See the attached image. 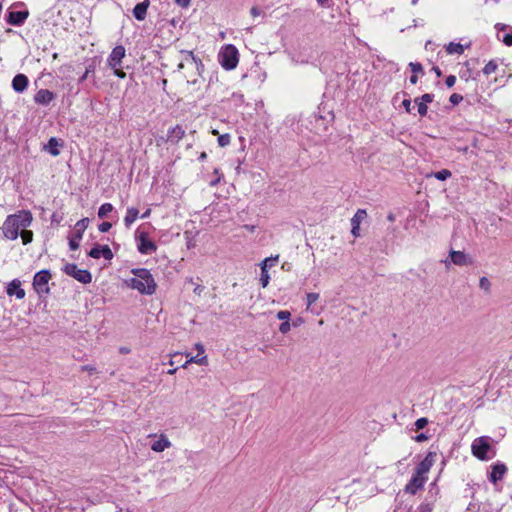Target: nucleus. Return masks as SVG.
I'll return each instance as SVG.
<instances>
[{
  "instance_id": "obj_15",
  "label": "nucleus",
  "mask_w": 512,
  "mask_h": 512,
  "mask_svg": "<svg viewBox=\"0 0 512 512\" xmlns=\"http://www.w3.org/2000/svg\"><path fill=\"white\" fill-rule=\"evenodd\" d=\"M367 213L363 209H358L357 212L354 214V216L351 219V233L354 237L360 236V224L361 222L366 218Z\"/></svg>"
},
{
  "instance_id": "obj_45",
  "label": "nucleus",
  "mask_w": 512,
  "mask_h": 512,
  "mask_svg": "<svg viewBox=\"0 0 512 512\" xmlns=\"http://www.w3.org/2000/svg\"><path fill=\"white\" fill-rule=\"evenodd\" d=\"M290 323L289 321H284L279 326V331L283 334H286L290 330Z\"/></svg>"
},
{
  "instance_id": "obj_8",
  "label": "nucleus",
  "mask_w": 512,
  "mask_h": 512,
  "mask_svg": "<svg viewBox=\"0 0 512 512\" xmlns=\"http://www.w3.org/2000/svg\"><path fill=\"white\" fill-rule=\"evenodd\" d=\"M135 239L137 241V249L141 254L148 255L157 250L156 244L148 238V234L146 232L137 231Z\"/></svg>"
},
{
  "instance_id": "obj_13",
  "label": "nucleus",
  "mask_w": 512,
  "mask_h": 512,
  "mask_svg": "<svg viewBox=\"0 0 512 512\" xmlns=\"http://www.w3.org/2000/svg\"><path fill=\"white\" fill-rule=\"evenodd\" d=\"M88 255L94 259H99L103 257L106 260H111L113 258L112 250L108 245L100 246L95 245L89 252Z\"/></svg>"
},
{
  "instance_id": "obj_56",
  "label": "nucleus",
  "mask_w": 512,
  "mask_h": 512,
  "mask_svg": "<svg viewBox=\"0 0 512 512\" xmlns=\"http://www.w3.org/2000/svg\"><path fill=\"white\" fill-rule=\"evenodd\" d=\"M507 27H508V25H506V24H502V23H497V24L495 25V28H496L497 30H499V31H503V30H505Z\"/></svg>"
},
{
  "instance_id": "obj_5",
  "label": "nucleus",
  "mask_w": 512,
  "mask_h": 512,
  "mask_svg": "<svg viewBox=\"0 0 512 512\" xmlns=\"http://www.w3.org/2000/svg\"><path fill=\"white\" fill-rule=\"evenodd\" d=\"M472 454L479 460H488V452L491 450L490 438L481 436L476 438L471 445Z\"/></svg>"
},
{
  "instance_id": "obj_4",
  "label": "nucleus",
  "mask_w": 512,
  "mask_h": 512,
  "mask_svg": "<svg viewBox=\"0 0 512 512\" xmlns=\"http://www.w3.org/2000/svg\"><path fill=\"white\" fill-rule=\"evenodd\" d=\"M125 53L126 50L124 46L118 45L113 48L107 60L108 66L114 71V74L119 78L126 77V73L121 68L122 59L125 57Z\"/></svg>"
},
{
  "instance_id": "obj_54",
  "label": "nucleus",
  "mask_w": 512,
  "mask_h": 512,
  "mask_svg": "<svg viewBox=\"0 0 512 512\" xmlns=\"http://www.w3.org/2000/svg\"><path fill=\"white\" fill-rule=\"evenodd\" d=\"M195 348L198 350V353L204 355V346L201 343H196Z\"/></svg>"
},
{
  "instance_id": "obj_2",
  "label": "nucleus",
  "mask_w": 512,
  "mask_h": 512,
  "mask_svg": "<svg viewBox=\"0 0 512 512\" xmlns=\"http://www.w3.org/2000/svg\"><path fill=\"white\" fill-rule=\"evenodd\" d=\"M133 278L127 281L128 286L141 294L152 295L156 291V282L148 269H132Z\"/></svg>"
},
{
  "instance_id": "obj_25",
  "label": "nucleus",
  "mask_w": 512,
  "mask_h": 512,
  "mask_svg": "<svg viewBox=\"0 0 512 512\" xmlns=\"http://www.w3.org/2000/svg\"><path fill=\"white\" fill-rule=\"evenodd\" d=\"M200 355L201 354H199V353L196 356H190V354H187L186 356L188 357V360L182 365V367L186 368L191 363H196L199 365H207V363H208L207 356L206 355L200 356Z\"/></svg>"
},
{
  "instance_id": "obj_23",
  "label": "nucleus",
  "mask_w": 512,
  "mask_h": 512,
  "mask_svg": "<svg viewBox=\"0 0 512 512\" xmlns=\"http://www.w3.org/2000/svg\"><path fill=\"white\" fill-rule=\"evenodd\" d=\"M506 471L507 468L504 464L497 463L493 465L492 471L490 473V481L496 483L497 481L501 480Z\"/></svg>"
},
{
  "instance_id": "obj_44",
  "label": "nucleus",
  "mask_w": 512,
  "mask_h": 512,
  "mask_svg": "<svg viewBox=\"0 0 512 512\" xmlns=\"http://www.w3.org/2000/svg\"><path fill=\"white\" fill-rule=\"evenodd\" d=\"M112 227V224L110 222H102L99 226H98V229L100 232L102 233H106L108 232Z\"/></svg>"
},
{
  "instance_id": "obj_52",
  "label": "nucleus",
  "mask_w": 512,
  "mask_h": 512,
  "mask_svg": "<svg viewBox=\"0 0 512 512\" xmlns=\"http://www.w3.org/2000/svg\"><path fill=\"white\" fill-rule=\"evenodd\" d=\"M402 104L407 112L411 111V100L410 99L403 100Z\"/></svg>"
},
{
  "instance_id": "obj_58",
  "label": "nucleus",
  "mask_w": 512,
  "mask_h": 512,
  "mask_svg": "<svg viewBox=\"0 0 512 512\" xmlns=\"http://www.w3.org/2000/svg\"><path fill=\"white\" fill-rule=\"evenodd\" d=\"M151 209H147L142 215L141 218L145 219L150 216Z\"/></svg>"
},
{
  "instance_id": "obj_43",
  "label": "nucleus",
  "mask_w": 512,
  "mask_h": 512,
  "mask_svg": "<svg viewBox=\"0 0 512 512\" xmlns=\"http://www.w3.org/2000/svg\"><path fill=\"white\" fill-rule=\"evenodd\" d=\"M462 100H463L462 95L457 94V93H453V94L450 96V98H449V101H450L453 105H457V104H459Z\"/></svg>"
},
{
  "instance_id": "obj_35",
  "label": "nucleus",
  "mask_w": 512,
  "mask_h": 512,
  "mask_svg": "<svg viewBox=\"0 0 512 512\" xmlns=\"http://www.w3.org/2000/svg\"><path fill=\"white\" fill-rule=\"evenodd\" d=\"M319 299V294L310 292L306 295L307 300V309H309L317 300Z\"/></svg>"
},
{
  "instance_id": "obj_37",
  "label": "nucleus",
  "mask_w": 512,
  "mask_h": 512,
  "mask_svg": "<svg viewBox=\"0 0 512 512\" xmlns=\"http://www.w3.org/2000/svg\"><path fill=\"white\" fill-rule=\"evenodd\" d=\"M415 102L417 103L418 105V113L421 115V116H425L427 114V111H428V107H427V104L423 103V102H419V99H415Z\"/></svg>"
},
{
  "instance_id": "obj_12",
  "label": "nucleus",
  "mask_w": 512,
  "mask_h": 512,
  "mask_svg": "<svg viewBox=\"0 0 512 512\" xmlns=\"http://www.w3.org/2000/svg\"><path fill=\"white\" fill-rule=\"evenodd\" d=\"M426 480L427 477L418 476L416 473H414L405 486V492L411 495H415L417 491L424 486Z\"/></svg>"
},
{
  "instance_id": "obj_21",
  "label": "nucleus",
  "mask_w": 512,
  "mask_h": 512,
  "mask_svg": "<svg viewBox=\"0 0 512 512\" xmlns=\"http://www.w3.org/2000/svg\"><path fill=\"white\" fill-rule=\"evenodd\" d=\"M7 294L9 296L15 295L18 299L25 297V291L21 288V282L17 279L12 280L7 287Z\"/></svg>"
},
{
  "instance_id": "obj_42",
  "label": "nucleus",
  "mask_w": 512,
  "mask_h": 512,
  "mask_svg": "<svg viewBox=\"0 0 512 512\" xmlns=\"http://www.w3.org/2000/svg\"><path fill=\"white\" fill-rule=\"evenodd\" d=\"M94 69H95L94 65L87 66L84 74L80 77L79 82L82 83L84 80H86L88 75L90 73L94 72Z\"/></svg>"
},
{
  "instance_id": "obj_30",
  "label": "nucleus",
  "mask_w": 512,
  "mask_h": 512,
  "mask_svg": "<svg viewBox=\"0 0 512 512\" xmlns=\"http://www.w3.org/2000/svg\"><path fill=\"white\" fill-rule=\"evenodd\" d=\"M497 63L494 60L489 61L483 68V73L485 75H490L497 70Z\"/></svg>"
},
{
  "instance_id": "obj_36",
  "label": "nucleus",
  "mask_w": 512,
  "mask_h": 512,
  "mask_svg": "<svg viewBox=\"0 0 512 512\" xmlns=\"http://www.w3.org/2000/svg\"><path fill=\"white\" fill-rule=\"evenodd\" d=\"M231 138L229 134H223L218 137V144L221 147L228 146L230 144Z\"/></svg>"
},
{
  "instance_id": "obj_49",
  "label": "nucleus",
  "mask_w": 512,
  "mask_h": 512,
  "mask_svg": "<svg viewBox=\"0 0 512 512\" xmlns=\"http://www.w3.org/2000/svg\"><path fill=\"white\" fill-rule=\"evenodd\" d=\"M502 41L506 46H512V34H506Z\"/></svg>"
},
{
  "instance_id": "obj_61",
  "label": "nucleus",
  "mask_w": 512,
  "mask_h": 512,
  "mask_svg": "<svg viewBox=\"0 0 512 512\" xmlns=\"http://www.w3.org/2000/svg\"><path fill=\"white\" fill-rule=\"evenodd\" d=\"M278 261H270V262H267V269L270 268V267H273Z\"/></svg>"
},
{
  "instance_id": "obj_48",
  "label": "nucleus",
  "mask_w": 512,
  "mask_h": 512,
  "mask_svg": "<svg viewBox=\"0 0 512 512\" xmlns=\"http://www.w3.org/2000/svg\"><path fill=\"white\" fill-rule=\"evenodd\" d=\"M428 439L429 437L425 433H420L414 438L416 442H424L427 441Z\"/></svg>"
},
{
  "instance_id": "obj_22",
  "label": "nucleus",
  "mask_w": 512,
  "mask_h": 512,
  "mask_svg": "<svg viewBox=\"0 0 512 512\" xmlns=\"http://www.w3.org/2000/svg\"><path fill=\"white\" fill-rule=\"evenodd\" d=\"M184 135L185 130L180 125H176L168 130L167 140L173 143H178Z\"/></svg>"
},
{
  "instance_id": "obj_53",
  "label": "nucleus",
  "mask_w": 512,
  "mask_h": 512,
  "mask_svg": "<svg viewBox=\"0 0 512 512\" xmlns=\"http://www.w3.org/2000/svg\"><path fill=\"white\" fill-rule=\"evenodd\" d=\"M81 369L83 371H87L89 372L90 374L94 373L96 371V368L93 367V366H90V365H85V366H82Z\"/></svg>"
},
{
  "instance_id": "obj_14",
  "label": "nucleus",
  "mask_w": 512,
  "mask_h": 512,
  "mask_svg": "<svg viewBox=\"0 0 512 512\" xmlns=\"http://www.w3.org/2000/svg\"><path fill=\"white\" fill-rule=\"evenodd\" d=\"M29 12L27 10L24 11H10L7 15L6 21L7 23L14 25V26H20L22 25L25 20L28 18Z\"/></svg>"
},
{
  "instance_id": "obj_55",
  "label": "nucleus",
  "mask_w": 512,
  "mask_h": 512,
  "mask_svg": "<svg viewBox=\"0 0 512 512\" xmlns=\"http://www.w3.org/2000/svg\"><path fill=\"white\" fill-rule=\"evenodd\" d=\"M316 1L321 7H329L330 6V3H329L330 0H316Z\"/></svg>"
},
{
  "instance_id": "obj_63",
  "label": "nucleus",
  "mask_w": 512,
  "mask_h": 512,
  "mask_svg": "<svg viewBox=\"0 0 512 512\" xmlns=\"http://www.w3.org/2000/svg\"><path fill=\"white\" fill-rule=\"evenodd\" d=\"M443 262H444V264H445V266H446L447 268H448V267L450 266V264L452 263V262H451V258H450V259H446V260H444Z\"/></svg>"
},
{
  "instance_id": "obj_24",
  "label": "nucleus",
  "mask_w": 512,
  "mask_h": 512,
  "mask_svg": "<svg viewBox=\"0 0 512 512\" xmlns=\"http://www.w3.org/2000/svg\"><path fill=\"white\" fill-rule=\"evenodd\" d=\"M139 210L135 207H130L127 209L126 215L124 217V224L127 228H129L138 218Z\"/></svg>"
},
{
  "instance_id": "obj_46",
  "label": "nucleus",
  "mask_w": 512,
  "mask_h": 512,
  "mask_svg": "<svg viewBox=\"0 0 512 512\" xmlns=\"http://www.w3.org/2000/svg\"><path fill=\"white\" fill-rule=\"evenodd\" d=\"M419 99V102H423L425 104L431 103L433 101V95L432 94H423Z\"/></svg>"
},
{
  "instance_id": "obj_31",
  "label": "nucleus",
  "mask_w": 512,
  "mask_h": 512,
  "mask_svg": "<svg viewBox=\"0 0 512 512\" xmlns=\"http://www.w3.org/2000/svg\"><path fill=\"white\" fill-rule=\"evenodd\" d=\"M451 172L447 169H442L438 172H435L433 174V176L437 179V180H440V181H444L446 179H448L449 177H451Z\"/></svg>"
},
{
  "instance_id": "obj_47",
  "label": "nucleus",
  "mask_w": 512,
  "mask_h": 512,
  "mask_svg": "<svg viewBox=\"0 0 512 512\" xmlns=\"http://www.w3.org/2000/svg\"><path fill=\"white\" fill-rule=\"evenodd\" d=\"M456 82V77L454 75H449L446 80H445V84L447 85V87H453L454 84Z\"/></svg>"
},
{
  "instance_id": "obj_7",
  "label": "nucleus",
  "mask_w": 512,
  "mask_h": 512,
  "mask_svg": "<svg viewBox=\"0 0 512 512\" xmlns=\"http://www.w3.org/2000/svg\"><path fill=\"white\" fill-rule=\"evenodd\" d=\"M64 273L73 277L82 284H88L92 281V275L88 270L79 269L76 264L68 263L63 268Z\"/></svg>"
},
{
  "instance_id": "obj_26",
  "label": "nucleus",
  "mask_w": 512,
  "mask_h": 512,
  "mask_svg": "<svg viewBox=\"0 0 512 512\" xmlns=\"http://www.w3.org/2000/svg\"><path fill=\"white\" fill-rule=\"evenodd\" d=\"M446 51L449 54H462L464 52V46L460 43L450 42L446 47Z\"/></svg>"
},
{
  "instance_id": "obj_18",
  "label": "nucleus",
  "mask_w": 512,
  "mask_h": 512,
  "mask_svg": "<svg viewBox=\"0 0 512 512\" xmlns=\"http://www.w3.org/2000/svg\"><path fill=\"white\" fill-rule=\"evenodd\" d=\"M28 77L24 74H17L12 80V88L17 93L24 92L28 87Z\"/></svg>"
},
{
  "instance_id": "obj_17",
  "label": "nucleus",
  "mask_w": 512,
  "mask_h": 512,
  "mask_svg": "<svg viewBox=\"0 0 512 512\" xmlns=\"http://www.w3.org/2000/svg\"><path fill=\"white\" fill-rule=\"evenodd\" d=\"M279 255H276L274 257L265 258L261 263V274H260V283L263 288H265L270 281V276L267 270V262L270 261H278Z\"/></svg>"
},
{
  "instance_id": "obj_51",
  "label": "nucleus",
  "mask_w": 512,
  "mask_h": 512,
  "mask_svg": "<svg viewBox=\"0 0 512 512\" xmlns=\"http://www.w3.org/2000/svg\"><path fill=\"white\" fill-rule=\"evenodd\" d=\"M250 14L253 17H258L261 14V10L258 7L254 6V7L251 8Z\"/></svg>"
},
{
  "instance_id": "obj_1",
  "label": "nucleus",
  "mask_w": 512,
  "mask_h": 512,
  "mask_svg": "<svg viewBox=\"0 0 512 512\" xmlns=\"http://www.w3.org/2000/svg\"><path fill=\"white\" fill-rule=\"evenodd\" d=\"M31 222L30 211L22 210L17 214L9 215L3 224V234L7 239L15 240L19 235V230L28 227Z\"/></svg>"
},
{
  "instance_id": "obj_50",
  "label": "nucleus",
  "mask_w": 512,
  "mask_h": 512,
  "mask_svg": "<svg viewBox=\"0 0 512 512\" xmlns=\"http://www.w3.org/2000/svg\"><path fill=\"white\" fill-rule=\"evenodd\" d=\"M191 0H175L176 4L182 8H187L190 5Z\"/></svg>"
},
{
  "instance_id": "obj_33",
  "label": "nucleus",
  "mask_w": 512,
  "mask_h": 512,
  "mask_svg": "<svg viewBox=\"0 0 512 512\" xmlns=\"http://www.w3.org/2000/svg\"><path fill=\"white\" fill-rule=\"evenodd\" d=\"M20 235H21L22 242L24 245L32 242V240H33V232L30 230H25V228L23 229V231L21 232Z\"/></svg>"
},
{
  "instance_id": "obj_3",
  "label": "nucleus",
  "mask_w": 512,
  "mask_h": 512,
  "mask_svg": "<svg viewBox=\"0 0 512 512\" xmlns=\"http://www.w3.org/2000/svg\"><path fill=\"white\" fill-rule=\"evenodd\" d=\"M218 61L225 70H233L239 62V53L232 44L223 46L218 53Z\"/></svg>"
},
{
  "instance_id": "obj_19",
  "label": "nucleus",
  "mask_w": 512,
  "mask_h": 512,
  "mask_svg": "<svg viewBox=\"0 0 512 512\" xmlns=\"http://www.w3.org/2000/svg\"><path fill=\"white\" fill-rule=\"evenodd\" d=\"M149 6H150L149 0H144L143 2L136 4L132 11L133 16L138 21L145 20Z\"/></svg>"
},
{
  "instance_id": "obj_6",
  "label": "nucleus",
  "mask_w": 512,
  "mask_h": 512,
  "mask_svg": "<svg viewBox=\"0 0 512 512\" xmlns=\"http://www.w3.org/2000/svg\"><path fill=\"white\" fill-rule=\"evenodd\" d=\"M179 53L180 57L179 63L177 65L179 71L184 69L185 67H188L191 69H195L198 73H200L199 70L203 67V64L200 59L196 58L192 51L181 50Z\"/></svg>"
},
{
  "instance_id": "obj_32",
  "label": "nucleus",
  "mask_w": 512,
  "mask_h": 512,
  "mask_svg": "<svg viewBox=\"0 0 512 512\" xmlns=\"http://www.w3.org/2000/svg\"><path fill=\"white\" fill-rule=\"evenodd\" d=\"M479 287L480 289L484 290L485 292L489 293L491 290V282L487 277H481L479 280Z\"/></svg>"
},
{
  "instance_id": "obj_34",
  "label": "nucleus",
  "mask_w": 512,
  "mask_h": 512,
  "mask_svg": "<svg viewBox=\"0 0 512 512\" xmlns=\"http://www.w3.org/2000/svg\"><path fill=\"white\" fill-rule=\"evenodd\" d=\"M49 152L51 155L53 156H57L59 155V150L57 149V146H58V143H57V140L55 138H51L49 140Z\"/></svg>"
},
{
  "instance_id": "obj_28",
  "label": "nucleus",
  "mask_w": 512,
  "mask_h": 512,
  "mask_svg": "<svg viewBox=\"0 0 512 512\" xmlns=\"http://www.w3.org/2000/svg\"><path fill=\"white\" fill-rule=\"evenodd\" d=\"M82 235L75 231V234L69 239V247L71 250H77L79 248V242L82 239Z\"/></svg>"
},
{
  "instance_id": "obj_16",
  "label": "nucleus",
  "mask_w": 512,
  "mask_h": 512,
  "mask_svg": "<svg viewBox=\"0 0 512 512\" xmlns=\"http://www.w3.org/2000/svg\"><path fill=\"white\" fill-rule=\"evenodd\" d=\"M55 99V94L48 89H40L34 95L35 103L39 105H48L51 101Z\"/></svg>"
},
{
  "instance_id": "obj_39",
  "label": "nucleus",
  "mask_w": 512,
  "mask_h": 512,
  "mask_svg": "<svg viewBox=\"0 0 512 512\" xmlns=\"http://www.w3.org/2000/svg\"><path fill=\"white\" fill-rule=\"evenodd\" d=\"M433 504L432 503H422L418 507V512H432Z\"/></svg>"
},
{
  "instance_id": "obj_64",
  "label": "nucleus",
  "mask_w": 512,
  "mask_h": 512,
  "mask_svg": "<svg viewBox=\"0 0 512 512\" xmlns=\"http://www.w3.org/2000/svg\"><path fill=\"white\" fill-rule=\"evenodd\" d=\"M176 371H177V368L169 369L167 373L170 374V375H173V374L176 373Z\"/></svg>"
},
{
  "instance_id": "obj_59",
  "label": "nucleus",
  "mask_w": 512,
  "mask_h": 512,
  "mask_svg": "<svg viewBox=\"0 0 512 512\" xmlns=\"http://www.w3.org/2000/svg\"><path fill=\"white\" fill-rule=\"evenodd\" d=\"M206 158H207V154H206V152H202V153L200 154V156H199V160H200V161H204Z\"/></svg>"
},
{
  "instance_id": "obj_41",
  "label": "nucleus",
  "mask_w": 512,
  "mask_h": 512,
  "mask_svg": "<svg viewBox=\"0 0 512 512\" xmlns=\"http://www.w3.org/2000/svg\"><path fill=\"white\" fill-rule=\"evenodd\" d=\"M290 312L289 311H286V310H281L277 313V318L279 320H283L284 321H289L290 319Z\"/></svg>"
},
{
  "instance_id": "obj_29",
  "label": "nucleus",
  "mask_w": 512,
  "mask_h": 512,
  "mask_svg": "<svg viewBox=\"0 0 512 512\" xmlns=\"http://www.w3.org/2000/svg\"><path fill=\"white\" fill-rule=\"evenodd\" d=\"M88 224H89L88 218H83V219L79 220L75 224V231H77L80 234H83L84 231L86 230V228L88 227Z\"/></svg>"
},
{
  "instance_id": "obj_9",
  "label": "nucleus",
  "mask_w": 512,
  "mask_h": 512,
  "mask_svg": "<svg viewBox=\"0 0 512 512\" xmlns=\"http://www.w3.org/2000/svg\"><path fill=\"white\" fill-rule=\"evenodd\" d=\"M51 274L48 270L37 272L33 279V287L38 294H47L49 292L48 282Z\"/></svg>"
},
{
  "instance_id": "obj_27",
  "label": "nucleus",
  "mask_w": 512,
  "mask_h": 512,
  "mask_svg": "<svg viewBox=\"0 0 512 512\" xmlns=\"http://www.w3.org/2000/svg\"><path fill=\"white\" fill-rule=\"evenodd\" d=\"M114 209L113 205L111 203H104L100 206L98 210V217L100 219H103L107 217V215L112 212Z\"/></svg>"
},
{
  "instance_id": "obj_10",
  "label": "nucleus",
  "mask_w": 512,
  "mask_h": 512,
  "mask_svg": "<svg viewBox=\"0 0 512 512\" xmlns=\"http://www.w3.org/2000/svg\"><path fill=\"white\" fill-rule=\"evenodd\" d=\"M436 453L429 452L425 458L417 465L415 472L418 476L427 477L428 472L436 461Z\"/></svg>"
},
{
  "instance_id": "obj_57",
  "label": "nucleus",
  "mask_w": 512,
  "mask_h": 512,
  "mask_svg": "<svg viewBox=\"0 0 512 512\" xmlns=\"http://www.w3.org/2000/svg\"><path fill=\"white\" fill-rule=\"evenodd\" d=\"M418 81V77L416 74H413L411 77H410V83L411 84H416Z\"/></svg>"
},
{
  "instance_id": "obj_38",
  "label": "nucleus",
  "mask_w": 512,
  "mask_h": 512,
  "mask_svg": "<svg viewBox=\"0 0 512 512\" xmlns=\"http://www.w3.org/2000/svg\"><path fill=\"white\" fill-rule=\"evenodd\" d=\"M409 67L411 69V71L413 72V74H417V73H422L423 72V67L420 63L416 62H410L409 63Z\"/></svg>"
},
{
  "instance_id": "obj_20",
  "label": "nucleus",
  "mask_w": 512,
  "mask_h": 512,
  "mask_svg": "<svg viewBox=\"0 0 512 512\" xmlns=\"http://www.w3.org/2000/svg\"><path fill=\"white\" fill-rule=\"evenodd\" d=\"M172 443L165 434H160L158 439L152 443L151 449L154 452H163L165 449L170 448Z\"/></svg>"
},
{
  "instance_id": "obj_40",
  "label": "nucleus",
  "mask_w": 512,
  "mask_h": 512,
  "mask_svg": "<svg viewBox=\"0 0 512 512\" xmlns=\"http://www.w3.org/2000/svg\"><path fill=\"white\" fill-rule=\"evenodd\" d=\"M428 424V419L425 417L419 418L415 421V427L417 430L423 429Z\"/></svg>"
},
{
  "instance_id": "obj_11",
  "label": "nucleus",
  "mask_w": 512,
  "mask_h": 512,
  "mask_svg": "<svg viewBox=\"0 0 512 512\" xmlns=\"http://www.w3.org/2000/svg\"><path fill=\"white\" fill-rule=\"evenodd\" d=\"M451 262L457 266H470L474 263L473 258L463 251L450 250Z\"/></svg>"
},
{
  "instance_id": "obj_60",
  "label": "nucleus",
  "mask_w": 512,
  "mask_h": 512,
  "mask_svg": "<svg viewBox=\"0 0 512 512\" xmlns=\"http://www.w3.org/2000/svg\"><path fill=\"white\" fill-rule=\"evenodd\" d=\"M202 290H203V287H201V286H197V287L194 289V292H195L196 294H200V293L202 292Z\"/></svg>"
},
{
  "instance_id": "obj_62",
  "label": "nucleus",
  "mask_w": 512,
  "mask_h": 512,
  "mask_svg": "<svg viewBox=\"0 0 512 512\" xmlns=\"http://www.w3.org/2000/svg\"><path fill=\"white\" fill-rule=\"evenodd\" d=\"M433 70L437 74V76L441 75V70L438 67H433Z\"/></svg>"
}]
</instances>
